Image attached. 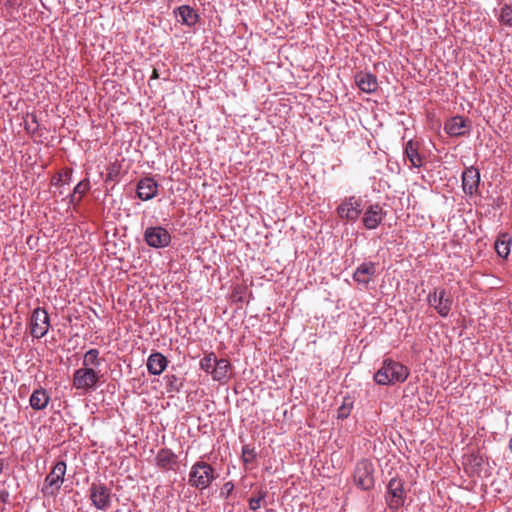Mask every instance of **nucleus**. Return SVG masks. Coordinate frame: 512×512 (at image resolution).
Returning <instances> with one entry per match:
<instances>
[{
  "instance_id": "obj_1",
  "label": "nucleus",
  "mask_w": 512,
  "mask_h": 512,
  "mask_svg": "<svg viewBox=\"0 0 512 512\" xmlns=\"http://www.w3.org/2000/svg\"><path fill=\"white\" fill-rule=\"evenodd\" d=\"M408 375V369L404 365L392 359H385L382 366L375 373L374 380L379 385H390L396 382H404Z\"/></svg>"
},
{
  "instance_id": "obj_2",
  "label": "nucleus",
  "mask_w": 512,
  "mask_h": 512,
  "mask_svg": "<svg viewBox=\"0 0 512 512\" xmlns=\"http://www.w3.org/2000/svg\"><path fill=\"white\" fill-rule=\"evenodd\" d=\"M215 478L214 468L204 461H198L191 467L188 482L192 487L204 490L210 486Z\"/></svg>"
},
{
  "instance_id": "obj_3",
  "label": "nucleus",
  "mask_w": 512,
  "mask_h": 512,
  "mask_svg": "<svg viewBox=\"0 0 512 512\" xmlns=\"http://www.w3.org/2000/svg\"><path fill=\"white\" fill-rule=\"evenodd\" d=\"M65 473L66 463L64 461H58L46 476L42 493L48 496H55L64 482Z\"/></svg>"
},
{
  "instance_id": "obj_4",
  "label": "nucleus",
  "mask_w": 512,
  "mask_h": 512,
  "mask_svg": "<svg viewBox=\"0 0 512 512\" xmlns=\"http://www.w3.org/2000/svg\"><path fill=\"white\" fill-rule=\"evenodd\" d=\"M427 301L441 317H447L453 305L451 294L444 288H435L428 294Z\"/></svg>"
},
{
  "instance_id": "obj_5",
  "label": "nucleus",
  "mask_w": 512,
  "mask_h": 512,
  "mask_svg": "<svg viewBox=\"0 0 512 512\" xmlns=\"http://www.w3.org/2000/svg\"><path fill=\"white\" fill-rule=\"evenodd\" d=\"M89 497L92 505L100 510L107 511L111 507V490L101 482H94L89 488Z\"/></svg>"
},
{
  "instance_id": "obj_6",
  "label": "nucleus",
  "mask_w": 512,
  "mask_h": 512,
  "mask_svg": "<svg viewBox=\"0 0 512 512\" xmlns=\"http://www.w3.org/2000/svg\"><path fill=\"white\" fill-rule=\"evenodd\" d=\"M406 493L404 482L399 478H392L387 486L386 503L390 509L397 510L404 506Z\"/></svg>"
},
{
  "instance_id": "obj_7",
  "label": "nucleus",
  "mask_w": 512,
  "mask_h": 512,
  "mask_svg": "<svg viewBox=\"0 0 512 512\" xmlns=\"http://www.w3.org/2000/svg\"><path fill=\"white\" fill-rule=\"evenodd\" d=\"M362 212V200L356 196L344 198L337 207V215L342 220L356 221Z\"/></svg>"
},
{
  "instance_id": "obj_8",
  "label": "nucleus",
  "mask_w": 512,
  "mask_h": 512,
  "mask_svg": "<svg viewBox=\"0 0 512 512\" xmlns=\"http://www.w3.org/2000/svg\"><path fill=\"white\" fill-rule=\"evenodd\" d=\"M50 327V319L44 308H36L30 318V333L32 337L40 339L44 337Z\"/></svg>"
},
{
  "instance_id": "obj_9",
  "label": "nucleus",
  "mask_w": 512,
  "mask_h": 512,
  "mask_svg": "<svg viewBox=\"0 0 512 512\" xmlns=\"http://www.w3.org/2000/svg\"><path fill=\"white\" fill-rule=\"evenodd\" d=\"M354 482L362 490H369L374 485L373 465L368 460L357 463L354 471Z\"/></svg>"
},
{
  "instance_id": "obj_10",
  "label": "nucleus",
  "mask_w": 512,
  "mask_h": 512,
  "mask_svg": "<svg viewBox=\"0 0 512 512\" xmlns=\"http://www.w3.org/2000/svg\"><path fill=\"white\" fill-rule=\"evenodd\" d=\"M99 381V375L93 368L82 367L73 374V386L76 389L90 390Z\"/></svg>"
},
{
  "instance_id": "obj_11",
  "label": "nucleus",
  "mask_w": 512,
  "mask_h": 512,
  "mask_svg": "<svg viewBox=\"0 0 512 512\" xmlns=\"http://www.w3.org/2000/svg\"><path fill=\"white\" fill-rule=\"evenodd\" d=\"M144 238L146 243L154 248L166 247L171 241L169 232L163 227H149L145 230Z\"/></svg>"
},
{
  "instance_id": "obj_12",
  "label": "nucleus",
  "mask_w": 512,
  "mask_h": 512,
  "mask_svg": "<svg viewBox=\"0 0 512 512\" xmlns=\"http://www.w3.org/2000/svg\"><path fill=\"white\" fill-rule=\"evenodd\" d=\"M386 212L379 204L370 205L364 212L362 221L367 229H376L383 221Z\"/></svg>"
},
{
  "instance_id": "obj_13",
  "label": "nucleus",
  "mask_w": 512,
  "mask_h": 512,
  "mask_svg": "<svg viewBox=\"0 0 512 512\" xmlns=\"http://www.w3.org/2000/svg\"><path fill=\"white\" fill-rule=\"evenodd\" d=\"M480 183V172L477 168L471 166L462 173V188L468 195H473L478 191Z\"/></svg>"
},
{
  "instance_id": "obj_14",
  "label": "nucleus",
  "mask_w": 512,
  "mask_h": 512,
  "mask_svg": "<svg viewBox=\"0 0 512 512\" xmlns=\"http://www.w3.org/2000/svg\"><path fill=\"white\" fill-rule=\"evenodd\" d=\"M377 274V265L373 262L362 263L354 272L353 279L359 284H369Z\"/></svg>"
},
{
  "instance_id": "obj_15",
  "label": "nucleus",
  "mask_w": 512,
  "mask_h": 512,
  "mask_svg": "<svg viewBox=\"0 0 512 512\" xmlns=\"http://www.w3.org/2000/svg\"><path fill=\"white\" fill-rule=\"evenodd\" d=\"M157 192L158 184L153 178H143L138 182L137 195L141 200H150L157 195Z\"/></svg>"
},
{
  "instance_id": "obj_16",
  "label": "nucleus",
  "mask_w": 512,
  "mask_h": 512,
  "mask_svg": "<svg viewBox=\"0 0 512 512\" xmlns=\"http://www.w3.org/2000/svg\"><path fill=\"white\" fill-rule=\"evenodd\" d=\"M469 129L468 121L461 117L455 116L449 119L444 126V130L450 136H462Z\"/></svg>"
},
{
  "instance_id": "obj_17",
  "label": "nucleus",
  "mask_w": 512,
  "mask_h": 512,
  "mask_svg": "<svg viewBox=\"0 0 512 512\" xmlns=\"http://www.w3.org/2000/svg\"><path fill=\"white\" fill-rule=\"evenodd\" d=\"M167 358L159 353H152L147 360V370L152 375H160L167 367Z\"/></svg>"
},
{
  "instance_id": "obj_18",
  "label": "nucleus",
  "mask_w": 512,
  "mask_h": 512,
  "mask_svg": "<svg viewBox=\"0 0 512 512\" xmlns=\"http://www.w3.org/2000/svg\"><path fill=\"white\" fill-rule=\"evenodd\" d=\"M358 87L366 93H373L378 88V81L375 75L366 72H360L355 77Z\"/></svg>"
},
{
  "instance_id": "obj_19",
  "label": "nucleus",
  "mask_w": 512,
  "mask_h": 512,
  "mask_svg": "<svg viewBox=\"0 0 512 512\" xmlns=\"http://www.w3.org/2000/svg\"><path fill=\"white\" fill-rule=\"evenodd\" d=\"M177 463V456L169 449H161L156 455V464L161 469H173Z\"/></svg>"
},
{
  "instance_id": "obj_20",
  "label": "nucleus",
  "mask_w": 512,
  "mask_h": 512,
  "mask_svg": "<svg viewBox=\"0 0 512 512\" xmlns=\"http://www.w3.org/2000/svg\"><path fill=\"white\" fill-rule=\"evenodd\" d=\"M50 400L47 391L43 388L36 389L30 396L29 403L34 410L46 408Z\"/></svg>"
},
{
  "instance_id": "obj_21",
  "label": "nucleus",
  "mask_w": 512,
  "mask_h": 512,
  "mask_svg": "<svg viewBox=\"0 0 512 512\" xmlns=\"http://www.w3.org/2000/svg\"><path fill=\"white\" fill-rule=\"evenodd\" d=\"M230 369L231 365L227 359H217L215 367L211 370V375L216 381H224L228 379Z\"/></svg>"
},
{
  "instance_id": "obj_22",
  "label": "nucleus",
  "mask_w": 512,
  "mask_h": 512,
  "mask_svg": "<svg viewBox=\"0 0 512 512\" xmlns=\"http://www.w3.org/2000/svg\"><path fill=\"white\" fill-rule=\"evenodd\" d=\"M405 155L410 161L411 166L418 168L423 164L422 157L418 153V144L413 140H409L405 146Z\"/></svg>"
},
{
  "instance_id": "obj_23",
  "label": "nucleus",
  "mask_w": 512,
  "mask_h": 512,
  "mask_svg": "<svg viewBox=\"0 0 512 512\" xmlns=\"http://www.w3.org/2000/svg\"><path fill=\"white\" fill-rule=\"evenodd\" d=\"M511 242L512 238L507 233H503L497 238L495 242V250L500 257L504 259L508 257L510 254Z\"/></svg>"
},
{
  "instance_id": "obj_24",
  "label": "nucleus",
  "mask_w": 512,
  "mask_h": 512,
  "mask_svg": "<svg viewBox=\"0 0 512 512\" xmlns=\"http://www.w3.org/2000/svg\"><path fill=\"white\" fill-rule=\"evenodd\" d=\"M178 14L181 17L182 23L188 26H192L198 21V14L188 5L179 7Z\"/></svg>"
},
{
  "instance_id": "obj_25",
  "label": "nucleus",
  "mask_w": 512,
  "mask_h": 512,
  "mask_svg": "<svg viewBox=\"0 0 512 512\" xmlns=\"http://www.w3.org/2000/svg\"><path fill=\"white\" fill-rule=\"evenodd\" d=\"M99 365V351L97 349L88 350L83 358V366L90 368L89 366L98 367Z\"/></svg>"
},
{
  "instance_id": "obj_26",
  "label": "nucleus",
  "mask_w": 512,
  "mask_h": 512,
  "mask_svg": "<svg viewBox=\"0 0 512 512\" xmlns=\"http://www.w3.org/2000/svg\"><path fill=\"white\" fill-rule=\"evenodd\" d=\"M90 189V181L88 179H84L80 181L74 188L71 201H79L82 196Z\"/></svg>"
},
{
  "instance_id": "obj_27",
  "label": "nucleus",
  "mask_w": 512,
  "mask_h": 512,
  "mask_svg": "<svg viewBox=\"0 0 512 512\" xmlns=\"http://www.w3.org/2000/svg\"><path fill=\"white\" fill-rule=\"evenodd\" d=\"M72 172V169L65 168L52 178V185L60 186L63 183H69L71 180Z\"/></svg>"
},
{
  "instance_id": "obj_28",
  "label": "nucleus",
  "mask_w": 512,
  "mask_h": 512,
  "mask_svg": "<svg viewBox=\"0 0 512 512\" xmlns=\"http://www.w3.org/2000/svg\"><path fill=\"white\" fill-rule=\"evenodd\" d=\"M217 358L214 353H210L203 357L200 361V367L202 370L211 374V370L215 367Z\"/></svg>"
},
{
  "instance_id": "obj_29",
  "label": "nucleus",
  "mask_w": 512,
  "mask_h": 512,
  "mask_svg": "<svg viewBox=\"0 0 512 512\" xmlns=\"http://www.w3.org/2000/svg\"><path fill=\"white\" fill-rule=\"evenodd\" d=\"M266 495V491L259 490L253 497L250 498L249 508L252 511H257L261 507V503L265 499Z\"/></svg>"
},
{
  "instance_id": "obj_30",
  "label": "nucleus",
  "mask_w": 512,
  "mask_h": 512,
  "mask_svg": "<svg viewBox=\"0 0 512 512\" xmlns=\"http://www.w3.org/2000/svg\"><path fill=\"white\" fill-rule=\"evenodd\" d=\"M499 20L501 23L512 27V7L505 5L500 13Z\"/></svg>"
},
{
  "instance_id": "obj_31",
  "label": "nucleus",
  "mask_w": 512,
  "mask_h": 512,
  "mask_svg": "<svg viewBox=\"0 0 512 512\" xmlns=\"http://www.w3.org/2000/svg\"><path fill=\"white\" fill-rule=\"evenodd\" d=\"M256 457V453L254 449L250 448L249 446H244L242 449V459L244 463H250L252 462Z\"/></svg>"
},
{
  "instance_id": "obj_32",
  "label": "nucleus",
  "mask_w": 512,
  "mask_h": 512,
  "mask_svg": "<svg viewBox=\"0 0 512 512\" xmlns=\"http://www.w3.org/2000/svg\"><path fill=\"white\" fill-rule=\"evenodd\" d=\"M352 410V403H346L344 402L338 409V418L339 419H346Z\"/></svg>"
},
{
  "instance_id": "obj_33",
  "label": "nucleus",
  "mask_w": 512,
  "mask_h": 512,
  "mask_svg": "<svg viewBox=\"0 0 512 512\" xmlns=\"http://www.w3.org/2000/svg\"><path fill=\"white\" fill-rule=\"evenodd\" d=\"M179 379L175 375L167 376V384L170 391H179L181 384L178 385Z\"/></svg>"
},
{
  "instance_id": "obj_34",
  "label": "nucleus",
  "mask_w": 512,
  "mask_h": 512,
  "mask_svg": "<svg viewBox=\"0 0 512 512\" xmlns=\"http://www.w3.org/2000/svg\"><path fill=\"white\" fill-rule=\"evenodd\" d=\"M233 490V484L231 482H227L223 485L222 492L230 493Z\"/></svg>"
},
{
  "instance_id": "obj_35",
  "label": "nucleus",
  "mask_w": 512,
  "mask_h": 512,
  "mask_svg": "<svg viewBox=\"0 0 512 512\" xmlns=\"http://www.w3.org/2000/svg\"><path fill=\"white\" fill-rule=\"evenodd\" d=\"M152 77L153 78H158V74H157V71L155 69L153 70V76Z\"/></svg>"
},
{
  "instance_id": "obj_36",
  "label": "nucleus",
  "mask_w": 512,
  "mask_h": 512,
  "mask_svg": "<svg viewBox=\"0 0 512 512\" xmlns=\"http://www.w3.org/2000/svg\"><path fill=\"white\" fill-rule=\"evenodd\" d=\"M509 448H510V449H511V451H512V438H511V440H510V442H509Z\"/></svg>"
}]
</instances>
